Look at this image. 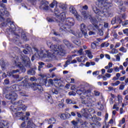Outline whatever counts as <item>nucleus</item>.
<instances>
[{
	"mask_svg": "<svg viewBox=\"0 0 128 128\" xmlns=\"http://www.w3.org/2000/svg\"><path fill=\"white\" fill-rule=\"evenodd\" d=\"M100 4H102L101 9L98 7L94 5L92 6V10L96 14H98L101 18H108L112 16V13L108 12V8L112 6L110 2H108V0H97Z\"/></svg>",
	"mask_w": 128,
	"mask_h": 128,
	"instance_id": "obj_1",
	"label": "nucleus"
},
{
	"mask_svg": "<svg viewBox=\"0 0 128 128\" xmlns=\"http://www.w3.org/2000/svg\"><path fill=\"white\" fill-rule=\"evenodd\" d=\"M10 16V13L8 11H4L2 10H0V24L2 26L4 32H6L10 34H14L16 32V26L12 22H10V20L8 19L6 22L4 18Z\"/></svg>",
	"mask_w": 128,
	"mask_h": 128,
	"instance_id": "obj_2",
	"label": "nucleus"
},
{
	"mask_svg": "<svg viewBox=\"0 0 128 128\" xmlns=\"http://www.w3.org/2000/svg\"><path fill=\"white\" fill-rule=\"evenodd\" d=\"M46 44L48 46H50V48L52 50H46L48 54L46 53V54L48 56L47 58H56V56H64L66 54V50H64V46L62 45H54L52 42L50 40L46 41Z\"/></svg>",
	"mask_w": 128,
	"mask_h": 128,
	"instance_id": "obj_3",
	"label": "nucleus"
},
{
	"mask_svg": "<svg viewBox=\"0 0 128 128\" xmlns=\"http://www.w3.org/2000/svg\"><path fill=\"white\" fill-rule=\"evenodd\" d=\"M28 76H26V79L24 80L19 84H14L8 89L10 90V92L9 94L6 95L5 97L7 100H11L12 101H14L18 98V94L14 92H20L22 90V88H24L28 86V80H26Z\"/></svg>",
	"mask_w": 128,
	"mask_h": 128,
	"instance_id": "obj_4",
	"label": "nucleus"
},
{
	"mask_svg": "<svg viewBox=\"0 0 128 128\" xmlns=\"http://www.w3.org/2000/svg\"><path fill=\"white\" fill-rule=\"evenodd\" d=\"M12 60L14 62L15 64L20 68L22 72H26V70L24 66H26V68H30V60L26 55L21 56L20 59V58L18 56L16 57V54H12Z\"/></svg>",
	"mask_w": 128,
	"mask_h": 128,
	"instance_id": "obj_5",
	"label": "nucleus"
},
{
	"mask_svg": "<svg viewBox=\"0 0 128 128\" xmlns=\"http://www.w3.org/2000/svg\"><path fill=\"white\" fill-rule=\"evenodd\" d=\"M74 25V20L73 18H68L66 22H60L58 24L60 26V32H69L75 36L76 38H82V33H76L70 29V26Z\"/></svg>",
	"mask_w": 128,
	"mask_h": 128,
	"instance_id": "obj_6",
	"label": "nucleus"
},
{
	"mask_svg": "<svg viewBox=\"0 0 128 128\" xmlns=\"http://www.w3.org/2000/svg\"><path fill=\"white\" fill-rule=\"evenodd\" d=\"M26 48L30 54H33L31 59L32 62L34 60V58H44L48 56V55L46 54H48V52L46 50H39L36 47H34L32 48L28 44H26Z\"/></svg>",
	"mask_w": 128,
	"mask_h": 128,
	"instance_id": "obj_7",
	"label": "nucleus"
},
{
	"mask_svg": "<svg viewBox=\"0 0 128 128\" xmlns=\"http://www.w3.org/2000/svg\"><path fill=\"white\" fill-rule=\"evenodd\" d=\"M80 98L82 100V104H91L94 98V95L92 94V89H88L84 91L83 95L81 96Z\"/></svg>",
	"mask_w": 128,
	"mask_h": 128,
	"instance_id": "obj_8",
	"label": "nucleus"
},
{
	"mask_svg": "<svg viewBox=\"0 0 128 128\" xmlns=\"http://www.w3.org/2000/svg\"><path fill=\"white\" fill-rule=\"evenodd\" d=\"M88 86V84L83 82L79 86L76 87V86H73L72 87V90H76V88H80L79 90H78L76 92V94H79V96H80L81 94H82L84 93V88H86Z\"/></svg>",
	"mask_w": 128,
	"mask_h": 128,
	"instance_id": "obj_9",
	"label": "nucleus"
},
{
	"mask_svg": "<svg viewBox=\"0 0 128 128\" xmlns=\"http://www.w3.org/2000/svg\"><path fill=\"white\" fill-rule=\"evenodd\" d=\"M82 14L84 18L86 20V18H88L90 20V22L92 24H98V20L94 17H92L89 12H86V11H83L82 12Z\"/></svg>",
	"mask_w": 128,
	"mask_h": 128,
	"instance_id": "obj_10",
	"label": "nucleus"
},
{
	"mask_svg": "<svg viewBox=\"0 0 128 128\" xmlns=\"http://www.w3.org/2000/svg\"><path fill=\"white\" fill-rule=\"evenodd\" d=\"M40 10H50L48 2L46 0H42L40 4Z\"/></svg>",
	"mask_w": 128,
	"mask_h": 128,
	"instance_id": "obj_11",
	"label": "nucleus"
},
{
	"mask_svg": "<svg viewBox=\"0 0 128 128\" xmlns=\"http://www.w3.org/2000/svg\"><path fill=\"white\" fill-rule=\"evenodd\" d=\"M31 88H32L34 90H37L38 92H42V90H44L42 86L36 83H32L31 85Z\"/></svg>",
	"mask_w": 128,
	"mask_h": 128,
	"instance_id": "obj_12",
	"label": "nucleus"
},
{
	"mask_svg": "<svg viewBox=\"0 0 128 128\" xmlns=\"http://www.w3.org/2000/svg\"><path fill=\"white\" fill-rule=\"evenodd\" d=\"M90 109L88 110V108L82 109L81 110V112L82 114V116L86 118H88L90 116Z\"/></svg>",
	"mask_w": 128,
	"mask_h": 128,
	"instance_id": "obj_13",
	"label": "nucleus"
},
{
	"mask_svg": "<svg viewBox=\"0 0 128 128\" xmlns=\"http://www.w3.org/2000/svg\"><path fill=\"white\" fill-rule=\"evenodd\" d=\"M12 112H13L12 114L14 116H15L18 118L22 116V112H18V110H20V108H16V107H14L13 108H12Z\"/></svg>",
	"mask_w": 128,
	"mask_h": 128,
	"instance_id": "obj_14",
	"label": "nucleus"
},
{
	"mask_svg": "<svg viewBox=\"0 0 128 128\" xmlns=\"http://www.w3.org/2000/svg\"><path fill=\"white\" fill-rule=\"evenodd\" d=\"M80 30L84 38H86L88 36V32H86V26L84 24H82L80 25Z\"/></svg>",
	"mask_w": 128,
	"mask_h": 128,
	"instance_id": "obj_15",
	"label": "nucleus"
},
{
	"mask_svg": "<svg viewBox=\"0 0 128 128\" xmlns=\"http://www.w3.org/2000/svg\"><path fill=\"white\" fill-rule=\"evenodd\" d=\"M56 18L60 20L58 22V24H60V22H64V20L66 19V12H62L60 15H59V17H56Z\"/></svg>",
	"mask_w": 128,
	"mask_h": 128,
	"instance_id": "obj_16",
	"label": "nucleus"
},
{
	"mask_svg": "<svg viewBox=\"0 0 128 128\" xmlns=\"http://www.w3.org/2000/svg\"><path fill=\"white\" fill-rule=\"evenodd\" d=\"M122 19L119 16H116V18H113L112 20L111 21V23L112 24H122Z\"/></svg>",
	"mask_w": 128,
	"mask_h": 128,
	"instance_id": "obj_17",
	"label": "nucleus"
},
{
	"mask_svg": "<svg viewBox=\"0 0 128 128\" xmlns=\"http://www.w3.org/2000/svg\"><path fill=\"white\" fill-rule=\"evenodd\" d=\"M18 104L20 108H20V110H26V106L22 104H24V101L20 100L18 102Z\"/></svg>",
	"mask_w": 128,
	"mask_h": 128,
	"instance_id": "obj_18",
	"label": "nucleus"
},
{
	"mask_svg": "<svg viewBox=\"0 0 128 128\" xmlns=\"http://www.w3.org/2000/svg\"><path fill=\"white\" fill-rule=\"evenodd\" d=\"M45 122H46L48 124H56V120L54 118H51L49 120H45Z\"/></svg>",
	"mask_w": 128,
	"mask_h": 128,
	"instance_id": "obj_19",
	"label": "nucleus"
},
{
	"mask_svg": "<svg viewBox=\"0 0 128 128\" xmlns=\"http://www.w3.org/2000/svg\"><path fill=\"white\" fill-rule=\"evenodd\" d=\"M94 25V31L96 32V30H98L100 28H103V25L102 24H100L98 26L96 24H93Z\"/></svg>",
	"mask_w": 128,
	"mask_h": 128,
	"instance_id": "obj_20",
	"label": "nucleus"
},
{
	"mask_svg": "<svg viewBox=\"0 0 128 128\" xmlns=\"http://www.w3.org/2000/svg\"><path fill=\"white\" fill-rule=\"evenodd\" d=\"M69 12L70 14H72L74 16H76V14L78 12L74 6H70L69 8Z\"/></svg>",
	"mask_w": 128,
	"mask_h": 128,
	"instance_id": "obj_21",
	"label": "nucleus"
},
{
	"mask_svg": "<svg viewBox=\"0 0 128 128\" xmlns=\"http://www.w3.org/2000/svg\"><path fill=\"white\" fill-rule=\"evenodd\" d=\"M116 3L118 4L119 8L122 12H126V8L120 7L122 6V4H124V2H122V1H117L116 2Z\"/></svg>",
	"mask_w": 128,
	"mask_h": 128,
	"instance_id": "obj_22",
	"label": "nucleus"
},
{
	"mask_svg": "<svg viewBox=\"0 0 128 128\" xmlns=\"http://www.w3.org/2000/svg\"><path fill=\"white\" fill-rule=\"evenodd\" d=\"M43 82L46 86H50L52 85L53 84V80L52 79H50L48 81V84L49 85L46 84H48V80H46V78L44 79L43 80Z\"/></svg>",
	"mask_w": 128,
	"mask_h": 128,
	"instance_id": "obj_23",
	"label": "nucleus"
},
{
	"mask_svg": "<svg viewBox=\"0 0 128 128\" xmlns=\"http://www.w3.org/2000/svg\"><path fill=\"white\" fill-rule=\"evenodd\" d=\"M0 66H1L2 70H6V64L4 63V60L2 59L0 60Z\"/></svg>",
	"mask_w": 128,
	"mask_h": 128,
	"instance_id": "obj_24",
	"label": "nucleus"
},
{
	"mask_svg": "<svg viewBox=\"0 0 128 128\" xmlns=\"http://www.w3.org/2000/svg\"><path fill=\"white\" fill-rule=\"evenodd\" d=\"M12 78H15L16 80H18V82H20V80H24V78L22 77H20V76L18 75H12Z\"/></svg>",
	"mask_w": 128,
	"mask_h": 128,
	"instance_id": "obj_25",
	"label": "nucleus"
},
{
	"mask_svg": "<svg viewBox=\"0 0 128 128\" xmlns=\"http://www.w3.org/2000/svg\"><path fill=\"white\" fill-rule=\"evenodd\" d=\"M76 60L78 62H86V58H84L82 56L77 57Z\"/></svg>",
	"mask_w": 128,
	"mask_h": 128,
	"instance_id": "obj_26",
	"label": "nucleus"
},
{
	"mask_svg": "<svg viewBox=\"0 0 128 128\" xmlns=\"http://www.w3.org/2000/svg\"><path fill=\"white\" fill-rule=\"evenodd\" d=\"M64 44L67 46V48H72V44L66 40H64L63 41Z\"/></svg>",
	"mask_w": 128,
	"mask_h": 128,
	"instance_id": "obj_27",
	"label": "nucleus"
},
{
	"mask_svg": "<svg viewBox=\"0 0 128 128\" xmlns=\"http://www.w3.org/2000/svg\"><path fill=\"white\" fill-rule=\"evenodd\" d=\"M60 12V10L58 8H56L54 10V16L56 18H60L58 13Z\"/></svg>",
	"mask_w": 128,
	"mask_h": 128,
	"instance_id": "obj_28",
	"label": "nucleus"
},
{
	"mask_svg": "<svg viewBox=\"0 0 128 128\" xmlns=\"http://www.w3.org/2000/svg\"><path fill=\"white\" fill-rule=\"evenodd\" d=\"M45 98L46 100H48L49 102H52V96L48 94H45Z\"/></svg>",
	"mask_w": 128,
	"mask_h": 128,
	"instance_id": "obj_29",
	"label": "nucleus"
},
{
	"mask_svg": "<svg viewBox=\"0 0 128 128\" xmlns=\"http://www.w3.org/2000/svg\"><path fill=\"white\" fill-rule=\"evenodd\" d=\"M28 74L31 76H34L36 74V71L34 68H32L28 71Z\"/></svg>",
	"mask_w": 128,
	"mask_h": 128,
	"instance_id": "obj_30",
	"label": "nucleus"
},
{
	"mask_svg": "<svg viewBox=\"0 0 128 128\" xmlns=\"http://www.w3.org/2000/svg\"><path fill=\"white\" fill-rule=\"evenodd\" d=\"M71 124L74 126L72 128H78V122L76 120H72L71 122Z\"/></svg>",
	"mask_w": 128,
	"mask_h": 128,
	"instance_id": "obj_31",
	"label": "nucleus"
},
{
	"mask_svg": "<svg viewBox=\"0 0 128 128\" xmlns=\"http://www.w3.org/2000/svg\"><path fill=\"white\" fill-rule=\"evenodd\" d=\"M118 105L120 106V104H121L122 102V96L120 95H118Z\"/></svg>",
	"mask_w": 128,
	"mask_h": 128,
	"instance_id": "obj_32",
	"label": "nucleus"
},
{
	"mask_svg": "<svg viewBox=\"0 0 128 128\" xmlns=\"http://www.w3.org/2000/svg\"><path fill=\"white\" fill-rule=\"evenodd\" d=\"M17 72H20L19 70H13L12 72H10L8 73V76H12L14 74H16Z\"/></svg>",
	"mask_w": 128,
	"mask_h": 128,
	"instance_id": "obj_33",
	"label": "nucleus"
},
{
	"mask_svg": "<svg viewBox=\"0 0 128 128\" xmlns=\"http://www.w3.org/2000/svg\"><path fill=\"white\" fill-rule=\"evenodd\" d=\"M98 42L96 41H94L91 44L92 48H93L94 50V48H96V46H98Z\"/></svg>",
	"mask_w": 128,
	"mask_h": 128,
	"instance_id": "obj_34",
	"label": "nucleus"
},
{
	"mask_svg": "<svg viewBox=\"0 0 128 128\" xmlns=\"http://www.w3.org/2000/svg\"><path fill=\"white\" fill-rule=\"evenodd\" d=\"M47 20L48 22H58V20L55 18H47Z\"/></svg>",
	"mask_w": 128,
	"mask_h": 128,
	"instance_id": "obj_35",
	"label": "nucleus"
},
{
	"mask_svg": "<svg viewBox=\"0 0 128 128\" xmlns=\"http://www.w3.org/2000/svg\"><path fill=\"white\" fill-rule=\"evenodd\" d=\"M110 46V44L108 42H104L101 44L100 47L102 48H108Z\"/></svg>",
	"mask_w": 128,
	"mask_h": 128,
	"instance_id": "obj_36",
	"label": "nucleus"
},
{
	"mask_svg": "<svg viewBox=\"0 0 128 128\" xmlns=\"http://www.w3.org/2000/svg\"><path fill=\"white\" fill-rule=\"evenodd\" d=\"M66 104H76V102H72V100L70 99H67L66 100Z\"/></svg>",
	"mask_w": 128,
	"mask_h": 128,
	"instance_id": "obj_37",
	"label": "nucleus"
},
{
	"mask_svg": "<svg viewBox=\"0 0 128 128\" xmlns=\"http://www.w3.org/2000/svg\"><path fill=\"white\" fill-rule=\"evenodd\" d=\"M86 54H87V56H88V58H92L93 56L92 54V52H90V51L86 50Z\"/></svg>",
	"mask_w": 128,
	"mask_h": 128,
	"instance_id": "obj_38",
	"label": "nucleus"
},
{
	"mask_svg": "<svg viewBox=\"0 0 128 128\" xmlns=\"http://www.w3.org/2000/svg\"><path fill=\"white\" fill-rule=\"evenodd\" d=\"M38 70H40L41 68H42L44 66V63L42 62H38Z\"/></svg>",
	"mask_w": 128,
	"mask_h": 128,
	"instance_id": "obj_39",
	"label": "nucleus"
},
{
	"mask_svg": "<svg viewBox=\"0 0 128 128\" xmlns=\"http://www.w3.org/2000/svg\"><path fill=\"white\" fill-rule=\"evenodd\" d=\"M58 4V2H56V0H54L52 4H50V8H54V6H56Z\"/></svg>",
	"mask_w": 128,
	"mask_h": 128,
	"instance_id": "obj_40",
	"label": "nucleus"
},
{
	"mask_svg": "<svg viewBox=\"0 0 128 128\" xmlns=\"http://www.w3.org/2000/svg\"><path fill=\"white\" fill-rule=\"evenodd\" d=\"M120 53L117 54L116 55H114L115 58H116V62H120Z\"/></svg>",
	"mask_w": 128,
	"mask_h": 128,
	"instance_id": "obj_41",
	"label": "nucleus"
},
{
	"mask_svg": "<svg viewBox=\"0 0 128 128\" xmlns=\"http://www.w3.org/2000/svg\"><path fill=\"white\" fill-rule=\"evenodd\" d=\"M88 122H84L83 124H81V127L82 128H88Z\"/></svg>",
	"mask_w": 128,
	"mask_h": 128,
	"instance_id": "obj_42",
	"label": "nucleus"
},
{
	"mask_svg": "<svg viewBox=\"0 0 128 128\" xmlns=\"http://www.w3.org/2000/svg\"><path fill=\"white\" fill-rule=\"evenodd\" d=\"M118 52V50L116 48L112 49L111 52H110V54H116Z\"/></svg>",
	"mask_w": 128,
	"mask_h": 128,
	"instance_id": "obj_43",
	"label": "nucleus"
},
{
	"mask_svg": "<svg viewBox=\"0 0 128 128\" xmlns=\"http://www.w3.org/2000/svg\"><path fill=\"white\" fill-rule=\"evenodd\" d=\"M15 38H16V39L14 40V42H15L16 44H18V40H20V36L16 34L15 36Z\"/></svg>",
	"mask_w": 128,
	"mask_h": 128,
	"instance_id": "obj_44",
	"label": "nucleus"
},
{
	"mask_svg": "<svg viewBox=\"0 0 128 128\" xmlns=\"http://www.w3.org/2000/svg\"><path fill=\"white\" fill-rule=\"evenodd\" d=\"M73 42L76 44V46H80V42L78 40H74V38H72Z\"/></svg>",
	"mask_w": 128,
	"mask_h": 128,
	"instance_id": "obj_45",
	"label": "nucleus"
},
{
	"mask_svg": "<svg viewBox=\"0 0 128 128\" xmlns=\"http://www.w3.org/2000/svg\"><path fill=\"white\" fill-rule=\"evenodd\" d=\"M52 92L53 94H58V91L56 88H52Z\"/></svg>",
	"mask_w": 128,
	"mask_h": 128,
	"instance_id": "obj_46",
	"label": "nucleus"
},
{
	"mask_svg": "<svg viewBox=\"0 0 128 128\" xmlns=\"http://www.w3.org/2000/svg\"><path fill=\"white\" fill-rule=\"evenodd\" d=\"M74 16H76V20H82V16H80L78 12L76 14V15Z\"/></svg>",
	"mask_w": 128,
	"mask_h": 128,
	"instance_id": "obj_47",
	"label": "nucleus"
},
{
	"mask_svg": "<svg viewBox=\"0 0 128 128\" xmlns=\"http://www.w3.org/2000/svg\"><path fill=\"white\" fill-rule=\"evenodd\" d=\"M94 96H99L100 94V92L98 90H94Z\"/></svg>",
	"mask_w": 128,
	"mask_h": 128,
	"instance_id": "obj_48",
	"label": "nucleus"
},
{
	"mask_svg": "<svg viewBox=\"0 0 128 128\" xmlns=\"http://www.w3.org/2000/svg\"><path fill=\"white\" fill-rule=\"evenodd\" d=\"M102 30H104V27L102 28H100L98 30L100 35L102 36H104V31H102Z\"/></svg>",
	"mask_w": 128,
	"mask_h": 128,
	"instance_id": "obj_49",
	"label": "nucleus"
},
{
	"mask_svg": "<svg viewBox=\"0 0 128 128\" xmlns=\"http://www.w3.org/2000/svg\"><path fill=\"white\" fill-rule=\"evenodd\" d=\"M78 6L79 8H82L84 10H88V6H86V5H85L84 6H82L81 4H79V5H78Z\"/></svg>",
	"mask_w": 128,
	"mask_h": 128,
	"instance_id": "obj_50",
	"label": "nucleus"
},
{
	"mask_svg": "<svg viewBox=\"0 0 128 128\" xmlns=\"http://www.w3.org/2000/svg\"><path fill=\"white\" fill-rule=\"evenodd\" d=\"M59 8H62V10H66V6L64 4H60L59 5Z\"/></svg>",
	"mask_w": 128,
	"mask_h": 128,
	"instance_id": "obj_51",
	"label": "nucleus"
},
{
	"mask_svg": "<svg viewBox=\"0 0 128 128\" xmlns=\"http://www.w3.org/2000/svg\"><path fill=\"white\" fill-rule=\"evenodd\" d=\"M88 30H96L94 28V26H92V24L89 25L88 27Z\"/></svg>",
	"mask_w": 128,
	"mask_h": 128,
	"instance_id": "obj_52",
	"label": "nucleus"
},
{
	"mask_svg": "<svg viewBox=\"0 0 128 128\" xmlns=\"http://www.w3.org/2000/svg\"><path fill=\"white\" fill-rule=\"evenodd\" d=\"M66 120H68V118H70L72 115L68 113L65 114Z\"/></svg>",
	"mask_w": 128,
	"mask_h": 128,
	"instance_id": "obj_53",
	"label": "nucleus"
},
{
	"mask_svg": "<svg viewBox=\"0 0 128 128\" xmlns=\"http://www.w3.org/2000/svg\"><path fill=\"white\" fill-rule=\"evenodd\" d=\"M60 118L61 120H66V114H60Z\"/></svg>",
	"mask_w": 128,
	"mask_h": 128,
	"instance_id": "obj_54",
	"label": "nucleus"
},
{
	"mask_svg": "<svg viewBox=\"0 0 128 128\" xmlns=\"http://www.w3.org/2000/svg\"><path fill=\"white\" fill-rule=\"evenodd\" d=\"M120 52H126V49L124 48V47H121L120 48Z\"/></svg>",
	"mask_w": 128,
	"mask_h": 128,
	"instance_id": "obj_55",
	"label": "nucleus"
},
{
	"mask_svg": "<svg viewBox=\"0 0 128 128\" xmlns=\"http://www.w3.org/2000/svg\"><path fill=\"white\" fill-rule=\"evenodd\" d=\"M76 52L80 56L82 54V48H80L79 50L76 51Z\"/></svg>",
	"mask_w": 128,
	"mask_h": 128,
	"instance_id": "obj_56",
	"label": "nucleus"
},
{
	"mask_svg": "<svg viewBox=\"0 0 128 128\" xmlns=\"http://www.w3.org/2000/svg\"><path fill=\"white\" fill-rule=\"evenodd\" d=\"M126 122V118H123L121 120L120 122V124H124Z\"/></svg>",
	"mask_w": 128,
	"mask_h": 128,
	"instance_id": "obj_57",
	"label": "nucleus"
},
{
	"mask_svg": "<svg viewBox=\"0 0 128 128\" xmlns=\"http://www.w3.org/2000/svg\"><path fill=\"white\" fill-rule=\"evenodd\" d=\"M113 36L114 38H118V34L116 32H113Z\"/></svg>",
	"mask_w": 128,
	"mask_h": 128,
	"instance_id": "obj_58",
	"label": "nucleus"
},
{
	"mask_svg": "<svg viewBox=\"0 0 128 128\" xmlns=\"http://www.w3.org/2000/svg\"><path fill=\"white\" fill-rule=\"evenodd\" d=\"M114 70L116 72H120V68L118 66L114 67Z\"/></svg>",
	"mask_w": 128,
	"mask_h": 128,
	"instance_id": "obj_59",
	"label": "nucleus"
},
{
	"mask_svg": "<svg viewBox=\"0 0 128 128\" xmlns=\"http://www.w3.org/2000/svg\"><path fill=\"white\" fill-rule=\"evenodd\" d=\"M124 85L120 84L119 87V90H124Z\"/></svg>",
	"mask_w": 128,
	"mask_h": 128,
	"instance_id": "obj_60",
	"label": "nucleus"
},
{
	"mask_svg": "<svg viewBox=\"0 0 128 128\" xmlns=\"http://www.w3.org/2000/svg\"><path fill=\"white\" fill-rule=\"evenodd\" d=\"M21 37H22V38L24 40H25V41L28 40V39L26 38V36L25 34H22Z\"/></svg>",
	"mask_w": 128,
	"mask_h": 128,
	"instance_id": "obj_61",
	"label": "nucleus"
},
{
	"mask_svg": "<svg viewBox=\"0 0 128 128\" xmlns=\"http://www.w3.org/2000/svg\"><path fill=\"white\" fill-rule=\"evenodd\" d=\"M69 96H76V94L74 92H68Z\"/></svg>",
	"mask_w": 128,
	"mask_h": 128,
	"instance_id": "obj_62",
	"label": "nucleus"
},
{
	"mask_svg": "<svg viewBox=\"0 0 128 128\" xmlns=\"http://www.w3.org/2000/svg\"><path fill=\"white\" fill-rule=\"evenodd\" d=\"M104 26L105 28H108V23L106 22H104Z\"/></svg>",
	"mask_w": 128,
	"mask_h": 128,
	"instance_id": "obj_63",
	"label": "nucleus"
},
{
	"mask_svg": "<svg viewBox=\"0 0 128 128\" xmlns=\"http://www.w3.org/2000/svg\"><path fill=\"white\" fill-rule=\"evenodd\" d=\"M123 32L124 34H126V36H128V28L124 30Z\"/></svg>",
	"mask_w": 128,
	"mask_h": 128,
	"instance_id": "obj_64",
	"label": "nucleus"
}]
</instances>
